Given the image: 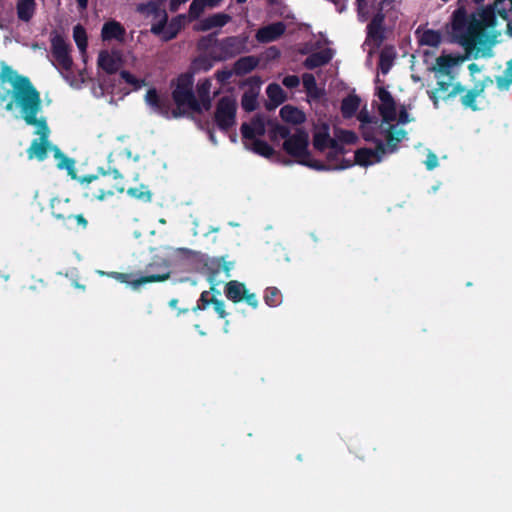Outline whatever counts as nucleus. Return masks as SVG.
Instances as JSON below:
<instances>
[{
    "mask_svg": "<svg viewBox=\"0 0 512 512\" xmlns=\"http://www.w3.org/2000/svg\"><path fill=\"white\" fill-rule=\"evenodd\" d=\"M37 127L36 134L40 135L39 138L33 139L31 145L27 149L28 159H37L43 161L47 157L48 150L51 145L49 142L50 129L47 123L35 125Z\"/></svg>",
    "mask_w": 512,
    "mask_h": 512,
    "instance_id": "6e6552de",
    "label": "nucleus"
},
{
    "mask_svg": "<svg viewBox=\"0 0 512 512\" xmlns=\"http://www.w3.org/2000/svg\"><path fill=\"white\" fill-rule=\"evenodd\" d=\"M466 91L465 87L460 83H455L454 85H452V88L451 90L449 91V93L445 96L442 97V99L444 101H447L453 97H455L457 94H462Z\"/></svg>",
    "mask_w": 512,
    "mask_h": 512,
    "instance_id": "09e8293b",
    "label": "nucleus"
},
{
    "mask_svg": "<svg viewBox=\"0 0 512 512\" xmlns=\"http://www.w3.org/2000/svg\"><path fill=\"white\" fill-rule=\"evenodd\" d=\"M410 120H409V114L408 112L403 108L400 112H399V116H398V122L401 123V124H406L408 123Z\"/></svg>",
    "mask_w": 512,
    "mask_h": 512,
    "instance_id": "052dcab7",
    "label": "nucleus"
},
{
    "mask_svg": "<svg viewBox=\"0 0 512 512\" xmlns=\"http://www.w3.org/2000/svg\"><path fill=\"white\" fill-rule=\"evenodd\" d=\"M51 53L57 68L64 71L71 70L73 60L70 55V45L60 34H56L51 38Z\"/></svg>",
    "mask_w": 512,
    "mask_h": 512,
    "instance_id": "9d476101",
    "label": "nucleus"
},
{
    "mask_svg": "<svg viewBox=\"0 0 512 512\" xmlns=\"http://www.w3.org/2000/svg\"><path fill=\"white\" fill-rule=\"evenodd\" d=\"M331 139L328 127L325 126L323 130L314 134L313 146L316 150L323 152L328 148Z\"/></svg>",
    "mask_w": 512,
    "mask_h": 512,
    "instance_id": "c9c22d12",
    "label": "nucleus"
},
{
    "mask_svg": "<svg viewBox=\"0 0 512 512\" xmlns=\"http://www.w3.org/2000/svg\"><path fill=\"white\" fill-rule=\"evenodd\" d=\"M280 117L284 122L299 125L305 122L306 115L303 111L292 105H285L280 109Z\"/></svg>",
    "mask_w": 512,
    "mask_h": 512,
    "instance_id": "4be33fe9",
    "label": "nucleus"
},
{
    "mask_svg": "<svg viewBox=\"0 0 512 512\" xmlns=\"http://www.w3.org/2000/svg\"><path fill=\"white\" fill-rule=\"evenodd\" d=\"M426 168L428 170H433L438 166V158L434 153H429L427 159L425 161Z\"/></svg>",
    "mask_w": 512,
    "mask_h": 512,
    "instance_id": "5fc2aeb1",
    "label": "nucleus"
},
{
    "mask_svg": "<svg viewBox=\"0 0 512 512\" xmlns=\"http://www.w3.org/2000/svg\"><path fill=\"white\" fill-rule=\"evenodd\" d=\"M102 275H107L109 277L114 278L120 283H125L131 285L133 289H138L141 285L147 283H155V282H163L170 278V271L165 269V271L161 273L141 276L137 279H133L132 273H121V272H101Z\"/></svg>",
    "mask_w": 512,
    "mask_h": 512,
    "instance_id": "1a4fd4ad",
    "label": "nucleus"
},
{
    "mask_svg": "<svg viewBox=\"0 0 512 512\" xmlns=\"http://www.w3.org/2000/svg\"><path fill=\"white\" fill-rule=\"evenodd\" d=\"M506 0H495L492 5L480 9L476 13L467 14L464 8H458L453 14L452 29L458 43L466 51H473L477 46L485 47L489 41L487 28H492L496 24V14L502 19H508V10L503 7ZM511 3L512 10V0Z\"/></svg>",
    "mask_w": 512,
    "mask_h": 512,
    "instance_id": "f257e3e1",
    "label": "nucleus"
},
{
    "mask_svg": "<svg viewBox=\"0 0 512 512\" xmlns=\"http://www.w3.org/2000/svg\"><path fill=\"white\" fill-rule=\"evenodd\" d=\"M441 39L439 31L427 29L421 34L419 43L423 46L438 47L441 43Z\"/></svg>",
    "mask_w": 512,
    "mask_h": 512,
    "instance_id": "f704fd0d",
    "label": "nucleus"
},
{
    "mask_svg": "<svg viewBox=\"0 0 512 512\" xmlns=\"http://www.w3.org/2000/svg\"><path fill=\"white\" fill-rule=\"evenodd\" d=\"M264 301L270 307H276L282 302V295L277 287H267L264 292Z\"/></svg>",
    "mask_w": 512,
    "mask_h": 512,
    "instance_id": "58836bf2",
    "label": "nucleus"
},
{
    "mask_svg": "<svg viewBox=\"0 0 512 512\" xmlns=\"http://www.w3.org/2000/svg\"><path fill=\"white\" fill-rule=\"evenodd\" d=\"M218 295H220V292L217 291L214 286H212L209 291H203L197 301V305L193 307L192 311L205 310L210 305H213L219 317L224 318V303L218 299Z\"/></svg>",
    "mask_w": 512,
    "mask_h": 512,
    "instance_id": "2eb2a0df",
    "label": "nucleus"
},
{
    "mask_svg": "<svg viewBox=\"0 0 512 512\" xmlns=\"http://www.w3.org/2000/svg\"><path fill=\"white\" fill-rule=\"evenodd\" d=\"M354 165V163L348 159H345V158H342L341 161H340V164L338 165H334V166H330V165H327L329 167L328 170H343V169H347V168H350Z\"/></svg>",
    "mask_w": 512,
    "mask_h": 512,
    "instance_id": "6e6d98bb",
    "label": "nucleus"
},
{
    "mask_svg": "<svg viewBox=\"0 0 512 512\" xmlns=\"http://www.w3.org/2000/svg\"><path fill=\"white\" fill-rule=\"evenodd\" d=\"M208 7L217 6L222 0H203Z\"/></svg>",
    "mask_w": 512,
    "mask_h": 512,
    "instance_id": "338daca9",
    "label": "nucleus"
},
{
    "mask_svg": "<svg viewBox=\"0 0 512 512\" xmlns=\"http://www.w3.org/2000/svg\"><path fill=\"white\" fill-rule=\"evenodd\" d=\"M226 298L234 303L244 301L253 309L258 307L256 294L250 293L245 284L237 280L226 282Z\"/></svg>",
    "mask_w": 512,
    "mask_h": 512,
    "instance_id": "f8f14e48",
    "label": "nucleus"
},
{
    "mask_svg": "<svg viewBox=\"0 0 512 512\" xmlns=\"http://www.w3.org/2000/svg\"><path fill=\"white\" fill-rule=\"evenodd\" d=\"M54 157L58 161L57 168L62 170L65 169L69 176L72 179H78L76 169H75V161L74 159L66 156L58 147L54 146Z\"/></svg>",
    "mask_w": 512,
    "mask_h": 512,
    "instance_id": "5701e85b",
    "label": "nucleus"
},
{
    "mask_svg": "<svg viewBox=\"0 0 512 512\" xmlns=\"http://www.w3.org/2000/svg\"><path fill=\"white\" fill-rule=\"evenodd\" d=\"M266 94L271 102L267 105L268 109L276 108L286 100V93L277 83H271L266 88Z\"/></svg>",
    "mask_w": 512,
    "mask_h": 512,
    "instance_id": "bb28decb",
    "label": "nucleus"
},
{
    "mask_svg": "<svg viewBox=\"0 0 512 512\" xmlns=\"http://www.w3.org/2000/svg\"><path fill=\"white\" fill-rule=\"evenodd\" d=\"M50 208L52 216L65 222L73 217L74 208L69 198L54 197L50 201Z\"/></svg>",
    "mask_w": 512,
    "mask_h": 512,
    "instance_id": "f3484780",
    "label": "nucleus"
},
{
    "mask_svg": "<svg viewBox=\"0 0 512 512\" xmlns=\"http://www.w3.org/2000/svg\"><path fill=\"white\" fill-rule=\"evenodd\" d=\"M487 83L492 84L493 80L487 77L485 80L476 83L472 89L466 90L465 94H463L460 99L462 106L472 111L479 110L476 99L484 92Z\"/></svg>",
    "mask_w": 512,
    "mask_h": 512,
    "instance_id": "a211bd4d",
    "label": "nucleus"
},
{
    "mask_svg": "<svg viewBox=\"0 0 512 512\" xmlns=\"http://www.w3.org/2000/svg\"><path fill=\"white\" fill-rule=\"evenodd\" d=\"M386 152L387 148L383 142L376 140L375 149L360 148L355 151L354 163L362 167H368L374 163H379Z\"/></svg>",
    "mask_w": 512,
    "mask_h": 512,
    "instance_id": "4468645a",
    "label": "nucleus"
},
{
    "mask_svg": "<svg viewBox=\"0 0 512 512\" xmlns=\"http://www.w3.org/2000/svg\"><path fill=\"white\" fill-rule=\"evenodd\" d=\"M454 64L455 61L450 55H442L436 59V66L432 70L448 76L451 74V68Z\"/></svg>",
    "mask_w": 512,
    "mask_h": 512,
    "instance_id": "e433bc0d",
    "label": "nucleus"
},
{
    "mask_svg": "<svg viewBox=\"0 0 512 512\" xmlns=\"http://www.w3.org/2000/svg\"><path fill=\"white\" fill-rule=\"evenodd\" d=\"M302 82L308 97L318 100L324 96L325 92L317 86V82L313 74L304 73L302 75Z\"/></svg>",
    "mask_w": 512,
    "mask_h": 512,
    "instance_id": "cd10ccee",
    "label": "nucleus"
},
{
    "mask_svg": "<svg viewBox=\"0 0 512 512\" xmlns=\"http://www.w3.org/2000/svg\"><path fill=\"white\" fill-rule=\"evenodd\" d=\"M240 130L245 148L267 159L276 155L271 145L259 139L266 133V117L263 114H256L249 122H244Z\"/></svg>",
    "mask_w": 512,
    "mask_h": 512,
    "instance_id": "39448f33",
    "label": "nucleus"
},
{
    "mask_svg": "<svg viewBox=\"0 0 512 512\" xmlns=\"http://www.w3.org/2000/svg\"><path fill=\"white\" fill-rule=\"evenodd\" d=\"M333 58V51L325 48L321 51L310 54L303 62V66L308 70H313L328 64Z\"/></svg>",
    "mask_w": 512,
    "mask_h": 512,
    "instance_id": "aec40b11",
    "label": "nucleus"
},
{
    "mask_svg": "<svg viewBox=\"0 0 512 512\" xmlns=\"http://www.w3.org/2000/svg\"><path fill=\"white\" fill-rule=\"evenodd\" d=\"M358 119H359L362 123H370V122H371L370 116H369L367 113H363V112H361V113L359 114Z\"/></svg>",
    "mask_w": 512,
    "mask_h": 512,
    "instance_id": "69168bd1",
    "label": "nucleus"
},
{
    "mask_svg": "<svg viewBox=\"0 0 512 512\" xmlns=\"http://www.w3.org/2000/svg\"><path fill=\"white\" fill-rule=\"evenodd\" d=\"M450 86V82L441 80L437 82V87L434 90H437V92H446L449 90Z\"/></svg>",
    "mask_w": 512,
    "mask_h": 512,
    "instance_id": "bf43d9fd",
    "label": "nucleus"
},
{
    "mask_svg": "<svg viewBox=\"0 0 512 512\" xmlns=\"http://www.w3.org/2000/svg\"><path fill=\"white\" fill-rule=\"evenodd\" d=\"M216 79L220 84V89L224 87V68L218 69L215 73Z\"/></svg>",
    "mask_w": 512,
    "mask_h": 512,
    "instance_id": "0e129e2a",
    "label": "nucleus"
},
{
    "mask_svg": "<svg viewBox=\"0 0 512 512\" xmlns=\"http://www.w3.org/2000/svg\"><path fill=\"white\" fill-rule=\"evenodd\" d=\"M394 53L387 48L383 49L379 55V68L383 74H387L391 69L394 61Z\"/></svg>",
    "mask_w": 512,
    "mask_h": 512,
    "instance_id": "ea45409f",
    "label": "nucleus"
},
{
    "mask_svg": "<svg viewBox=\"0 0 512 512\" xmlns=\"http://www.w3.org/2000/svg\"><path fill=\"white\" fill-rule=\"evenodd\" d=\"M168 16L165 11L162 12V18L151 26V33L160 36L163 41H170L174 39L181 30V21L178 18H173L167 23Z\"/></svg>",
    "mask_w": 512,
    "mask_h": 512,
    "instance_id": "ddd939ff",
    "label": "nucleus"
},
{
    "mask_svg": "<svg viewBox=\"0 0 512 512\" xmlns=\"http://www.w3.org/2000/svg\"><path fill=\"white\" fill-rule=\"evenodd\" d=\"M122 180L123 175L117 169L105 171L103 168H99L97 174L78 177L83 186V196L98 201L112 197L116 192L123 193L125 189Z\"/></svg>",
    "mask_w": 512,
    "mask_h": 512,
    "instance_id": "20e7f679",
    "label": "nucleus"
},
{
    "mask_svg": "<svg viewBox=\"0 0 512 512\" xmlns=\"http://www.w3.org/2000/svg\"><path fill=\"white\" fill-rule=\"evenodd\" d=\"M121 79L127 84L131 85L135 90L141 88L144 85V80L136 78L132 73L127 70L120 72Z\"/></svg>",
    "mask_w": 512,
    "mask_h": 512,
    "instance_id": "a18cd8bd",
    "label": "nucleus"
},
{
    "mask_svg": "<svg viewBox=\"0 0 512 512\" xmlns=\"http://www.w3.org/2000/svg\"><path fill=\"white\" fill-rule=\"evenodd\" d=\"M308 145V133L302 129H298L293 135H289V137L284 141L283 149L301 165L317 171H326L329 169L327 164L311 158Z\"/></svg>",
    "mask_w": 512,
    "mask_h": 512,
    "instance_id": "423d86ee",
    "label": "nucleus"
},
{
    "mask_svg": "<svg viewBox=\"0 0 512 512\" xmlns=\"http://www.w3.org/2000/svg\"><path fill=\"white\" fill-rule=\"evenodd\" d=\"M214 122L218 130L224 132V96L217 100Z\"/></svg>",
    "mask_w": 512,
    "mask_h": 512,
    "instance_id": "37998d69",
    "label": "nucleus"
},
{
    "mask_svg": "<svg viewBox=\"0 0 512 512\" xmlns=\"http://www.w3.org/2000/svg\"><path fill=\"white\" fill-rule=\"evenodd\" d=\"M188 0H171V3H169V9L171 12H176L180 5L187 2Z\"/></svg>",
    "mask_w": 512,
    "mask_h": 512,
    "instance_id": "680f3d73",
    "label": "nucleus"
},
{
    "mask_svg": "<svg viewBox=\"0 0 512 512\" xmlns=\"http://www.w3.org/2000/svg\"><path fill=\"white\" fill-rule=\"evenodd\" d=\"M171 86V97L167 93H158L155 88L148 89L145 101L156 113L166 118H179L187 111L202 112L201 104L193 91V73L180 74L171 82Z\"/></svg>",
    "mask_w": 512,
    "mask_h": 512,
    "instance_id": "7ed1b4c3",
    "label": "nucleus"
},
{
    "mask_svg": "<svg viewBox=\"0 0 512 512\" xmlns=\"http://www.w3.org/2000/svg\"><path fill=\"white\" fill-rule=\"evenodd\" d=\"M496 85L500 91H507L512 85V60L506 63V69L502 76L496 77Z\"/></svg>",
    "mask_w": 512,
    "mask_h": 512,
    "instance_id": "4c0bfd02",
    "label": "nucleus"
},
{
    "mask_svg": "<svg viewBox=\"0 0 512 512\" xmlns=\"http://www.w3.org/2000/svg\"><path fill=\"white\" fill-rule=\"evenodd\" d=\"M241 106L246 112L256 110L258 106L257 93L252 90L244 92L241 98Z\"/></svg>",
    "mask_w": 512,
    "mask_h": 512,
    "instance_id": "79ce46f5",
    "label": "nucleus"
},
{
    "mask_svg": "<svg viewBox=\"0 0 512 512\" xmlns=\"http://www.w3.org/2000/svg\"><path fill=\"white\" fill-rule=\"evenodd\" d=\"M72 219H75L76 220V223L78 226H81L83 229H85L88 225V221L87 219L84 217L83 214H74L73 213V217Z\"/></svg>",
    "mask_w": 512,
    "mask_h": 512,
    "instance_id": "4d7b16f0",
    "label": "nucleus"
},
{
    "mask_svg": "<svg viewBox=\"0 0 512 512\" xmlns=\"http://www.w3.org/2000/svg\"><path fill=\"white\" fill-rule=\"evenodd\" d=\"M176 254L182 259L189 260L191 262H202L203 254L197 251H193L188 248H177Z\"/></svg>",
    "mask_w": 512,
    "mask_h": 512,
    "instance_id": "c03bdc74",
    "label": "nucleus"
},
{
    "mask_svg": "<svg viewBox=\"0 0 512 512\" xmlns=\"http://www.w3.org/2000/svg\"><path fill=\"white\" fill-rule=\"evenodd\" d=\"M211 80L203 79L197 83V95L198 101L201 104L202 110H209L212 105L211 97H210V89H211Z\"/></svg>",
    "mask_w": 512,
    "mask_h": 512,
    "instance_id": "b1692460",
    "label": "nucleus"
},
{
    "mask_svg": "<svg viewBox=\"0 0 512 512\" xmlns=\"http://www.w3.org/2000/svg\"><path fill=\"white\" fill-rule=\"evenodd\" d=\"M259 63V60L255 56H243L240 57L233 66L234 74L238 76H243L247 73H250L254 70Z\"/></svg>",
    "mask_w": 512,
    "mask_h": 512,
    "instance_id": "393cba45",
    "label": "nucleus"
},
{
    "mask_svg": "<svg viewBox=\"0 0 512 512\" xmlns=\"http://www.w3.org/2000/svg\"><path fill=\"white\" fill-rule=\"evenodd\" d=\"M218 36L219 32H213L199 40L198 49L205 54V57H199L193 62L195 68L210 69L212 63L207 57L214 61L224 60V39H219Z\"/></svg>",
    "mask_w": 512,
    "mask_h": 512,
    "instance_id": "0eeeda50",
    "label": "nucleus"
},
{
    "mask_svg": "<svg viewBox=\"0 0 512 512\" xmlns=\"http://www.w3.org/2000/svg\"><path fill=\"white\" fill-rule=\"evenodd\" d=\"M235 116V105L233 102L229 101L226 97V128L229 126L230 122L233 121Z\"/></svg>",
    "mask_w": 512,
    "mask_h": 512,
    "instance_id": "603ef678",
    "label": "nucleus"
},
{
    "mask_svg": "<svg viewBox=\"0 0 512 512\" xmlns=\"http://www.w3.org/2000/svg\"><path fill=\"white\" fill-rule=\"evenodd\" d=\"M328 148H330L331 151L335 152V156L343 155L346 152L344 146L333 138L331 139Z\"/></svg>",
    "mask_w": 512,
    "mask_h": 512,
    "instance_id": "864d4df0",
    "label": "nucleus"
},
{
    "mask_svg": "<svg viewBox=\"0 0 512 512\" xmlns=\"http://www.w3.org/2000/svg\"><path fill=\"white\" fill-rule=\"evenodd\" d=\"M360 106V98L356 94H350L341 102V114L344 118H352Z\"/></svg>",
    "mask_w": 512,
    "mask_h": 512,
    "instance_id": "c85d7f7f",
    "label": "nucleus"
},
{
    "mask_svg": "<svg viewBox=\"0 0 512 512\" xmlns=\"http://www.w3.org/2000/svg\"><path fill=\"white\" fill-rule=\"evenodd\" d=\"M377 96L381 101L379 113L385 122L395 121L397 118L396 103L391 93L384 87L378 88Z\"/></svg>",
    "mask_w": 512,
    "mask_h": 512,
    "instance_id": "dca6fc26",
    "label": "nucleus"
},
{
    "mask_svg": "<svg viewBox=\"0 0 512 512\" xmlns=\"http://www.w3.org/2000/svg\"><path fill=\"white\" fill-rule=\"evenodd\" d=\"M286 30V26L283 22H275L261 27L256 32V39L260 43H270L279 39Z\"/></svg>",
    "mask_w": 512,
    "mask_h": 512,
    "instance_id": "6ab92c4d",
    "label": "nucleus"
},
{
    "mask_svg": "<svg viewBox=\"0 0 512 512\" xmlns=\"http://www.w3.org/2000/svg\"><path fill=\"white\" fill-rule=\"evenodd\" d=\"M208 7L203 0H193L189 7V15L192 19H197Z\"/></svg>",
    "mask_w": 512,
    "mask_h": 512,
    "instance_id": "49530a36",
    "label": "nucleus"
},
{
    "mask_svg": "<svg viewBox=\"0 0 512 512\" xmlns=\"http://www.w3.org/2000/svg\"><path fill=\"white\" fill-rule=\"evenodd\" d=\"M386 14L376 12L366 27L365 44L379 48L386 39V28L384 25Z\"/></svg>",
    "mask_w": 512,
    "mask_h": 512,
    "instance_id": "9b49d317",
    "label": "nucleus"
},
{
    "mask_svg": "<svg viewBox=\"0 0 512 512\" xmlns=\"http://www.w3.org/2000/svg\"><path fill=\"white\" fill-rule=\"evenodd\" d=\"M98 66L107 74H114L119 69L118 61L105 50L99 53Z\"/></svg>",
    "mask_w": 512,
    "mask_h": 512,
    "instance_id": "2f4dec72",
    "label": "nucleus"
},
{
    "mask_svg": "<svg viewBox=\"0 0 512 512\" xmlns=\"http://www.w3.org/2000/svg\"><path fill=\"white\" fill-rule=\"evenodd\" d=\"M338 157H339V156H335V152H333V151H329V152L327 153V160H328L329 162L336 161V160L338 159Z\"/></svg>",
    "mask_w": 512,
    "mask_h": 512,
    "instance_id": "774afa93",
    "label": "nucleus"
},
{
    "mask_svg": "<svg viewBox=\"0 0 512 512\" xmlns=\"http://www.w3.org/2000/svg\"><path fill=\"white\" fill-rule=\"evenodd\" d=\"M126 192L128 196L142 203H150L153 198L152 191L149 186L145 184H140L138 187H131L127 189Z\"/></svg>",
    "mask_w": 512,
    "mask_h": 512,
    "instance_id": "473e14b6",
    "label": "nucleus"
},
{
    "mask_svg": "<svg viewBox=\"0 0 512 512\" xmlns=\"http://www.w3.org/2000/svg\"><path fill=\"white\" fill-rule=\"evenodd\" d=\"M427 94H428L430 100L432 101L434 108H438L439 107V96H438L437 90L433 89V90L427 91Z\"/></svg>",
    "mask_w": 512,
    "mask_h": 512,
    "instance_id": "13d9d810",
    "label": "nucleus"
},
{
    "mask_svg": "<svg viewBox=\"0 0 512 512\" xmlns=\"http://www.w3.org/2000/svg\"><path fill=\"white\" fill-rule=\"evenodd\" d=\"M339 139L341 142L346 144H355L358 138L355 132L350 130H342Z\"/></svg>",
    "mask_w": 512,
    "mask_h": 512,
    "instance_id": "de8ad7c7",
    "label": "nucleus"
},
{
    "mask_svg": "<svg viewBox=\"0 0 512 512\" xmlns=\"http://www.w3.org/2000/svg\"><path fill=\"white\" fill-rule=\"evenodd\" d=\"M125 34V28L115 20H110L104 23L101 30V36L104 41L115 39L121 42L124 40Z\"/></svg>",
    "mask_w": 512,
    "mask_h": 512,
    "instance_id": "412c9836",
    "label": "nucleus"
},
{
    "mask_svg": "<svg viewBox=\"0 0 512 512\" xmlns=\"http://www.w3.org/2000/svg\"><path fill=\"white\" fill-rule=\"evenodd\" d=\"M73 38L78 49L84 53L87 48V33L82 25L78 24L73 28Z\"/></svg>",
    "mask_w": 512,
    "mask_h": 512,
    "instance_id": "a19ab883",
    "label": "nucleus"
},
{
    "mask_svg": "<svg viewBox=\"0 0 512 512\" xmlns=\"http://www.w3.org/2000/svg\"><path fill=\"white\" fill-rule=\"evenodd\" d=\"M406 136V131L391 125L386 134L387 148L390 153L397 150L398 143H400Z\"/></svg>",
    "mask_w": 512,
    "mask_h": 512,
    "instance_id": "c756f323",
    "label": "nucleus"
},
{
    "mask_svg": "<svg viewBox=\"0 0 512 512\" xmlns=\"http://www.w3.org/2000/svg\"><path fill=\"white\" fill-rule=\"evenodd\" d=\"M222 26H224V12H220L202 19L200 23L195 26V29L197 31H208L213 28Z\"/></svg>",
    "mask_w": 512,
    "mask_h": 512,
    "instance_id": "72a5a7b5",
    "label": "nucleus"
},
{
    "mask_svg": "<svg viewBox=\"0 0 512 512\" xmlns=\"http://www.w3.org/2000/svg\"><path fill=\"white\" fill-rule=\"evenodd\" d=\"M282 84L288 89H294L299 86L300 79L297 75H287L283 78Z\"/></svg>",
    "mask_w": 512,
    "mask_h": 512,
    "instance_id": "8fccbe9b",
    "label": "nucleus"
},
{
    "mask_svg": "<svg viewBox=\"0 0 512 512\" xmlns=\"http://www.w3.org/2000/svg\"><path fill=\"white\" fill-rule=\"evenodd\" d=\"M395 1L396 0H380L374 7L375 11L386 14L388 10L393 8Z\"/></svg>",
    "mask_w": 512,
    "mask_h": 512,
    "instance_id": "3c124183",
    "label": "nucleus"
},
{
    "mask_svg": "<svg viewBox=\"0 0 512 512\" xmlns=\"http://www.w3.org/2000/svg\"><path fill=\"white\" fill-rule=\"evenodd\" d=\"M0 81L11 83L13 90L0 91V102H6L5 110L11 111L14 105L19 108L21 117L27 125L35 126L47 123L45 117L38 118L42 110L40 92L27 76L18 75L4 61L0 62Z\"/></svg>",
    "mask_w": 512,
    "mask_h": 512,
    "instance_id": "f03ea898",
    "label": "nucleus"
},
{
    "mask_svg": "<svg viewBox=\"0 0 512 512\" xmlns=\"http://www.w3.org/2000/svg\"><path fill=\"white\" fill-rule=\"evenodd\" d=\"M36 10L35 0H17L16 1V12L19 20L23 22H29Z\"/></svg>",
    "mask_w": 512,
    "mask_h": 512,
    "instance_id": "a878e982",
    "label": "nucleus"
},
{
    "mask_svg": "<svg viewBox=\"0 0 512 512\" xmlns=\"http://www.w3.org/2000/svg\"><path fill=\"white\" fill-rule=\"evenodd\" d=\"M270 126L268 136L272 142H276L279 138L286 140L290 135V129L275 121L266 119V126Z\"/></svg>",
    "mask_w": 512,
    "mask_h": 512,
    "instance_id": "7c9ffc66",
    "label": "nucleus"
},
{
    "mask_svg": "<svg viewBox=\"0 0 512 512\" xmlns=\"http://www.w3.org/2000/svg\"><path fill=\"white\" fill-rule=\"evenodd\" d=\"M361 8L362 9L359 10L357 7L358 18L361 22H364L368 19V11L366 10L367 6H362Z\"/></svg>",
    "mask_w": 512,
    "mask_h": 512,
    "instance_id": "e2e57ef3",
    "label": "nucleus"
}]
</instances>
